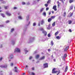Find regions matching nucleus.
Listing matches in <instances>:
<instances>
[{
  "label": "nucleus",
  "instance_id": "f257e3e1",
  "mask_svg": "<svg viewBox=\"0 0 75 75\" xmlns=\"http://www.w3.org/2000/svg\"><path fill=\"white\" fill-rule=\"evenodd\" d=\"M34 40H35L34 37H33L32 38L29 39L27 41V42L28 43H31V42H33V41Z\"/></svg>",
  "mask_w": 75,
  "mask_h": 75
},
{
  "label": "nucleus",
  "instance_id": "f03ea898",
  "mask_svg": "<svg viewBox=\"0 0 75 75\" xmlns=\"http://www.w3.org/2000/svg\"><path fill=\"white\" fill-rule=\"evenodd\" d=\"M15 52H20V49L18 48H16L15 50Z\"/></svg>",
  "mask_w": 75,
  "mask_h": 75
},
{
  "label": "nucleus",
  "instance_id": "7ed1b4c3",
  "mask_svg": "<svg viewBox=\"0 0 75 75\" xmlns=\"http://www.w3.org/2000/svg\"><path fill=\"white\" fill-rule=\"evenodd\" d=\"M55 71V68H54L52 70V73L53 74H55V73H57L58 72V71Z\"/></svg>",
  "mask_w": 75,
  "mask_h": 75
},
{
  "label": "nucleus",
  "instance_id": "20e7f679",
  "mask_svg": "<svg viewBox=\"0 0 75 75\" xmlns=\"http://www.w3.org/2000/svg\"><path fill=\"white\" fill-rule=\"evenodd\" d=\"M43 67L44 68H48V63H45L43 64Z\"/></svg>",
  "mask_w": 75,
  "mask_h": 75
},
{
  "label": "nucleus",
  "instance_id": "39448f33",
  "mask_svg": "<svg viewBox=\"0 0 75 75\" xmlns=\"http://www.w3.org/2000/svg\"><path fill=\"white\" fill-rule=\"evenodd\" d=\"M67 54H65L64 55V56L63 57L62 59L64 61H65V58L67 57Z\"/></svg>",
  "mask_w": 75,
  "mask_h": 75
},
{
  "label": "nucleus",
  "instance_id": "423d86ee",
  "mask_svg": "<svg viewBox=\"0 0 75 75\" xmlns=\"http://www.w3.org/2000/svg\"><path fill=\"white\" fill-rule=\"evenodd\" d=\"M52 9L54 10V11H57V6L54 5L53 6Z\"/></svg>",
  "mask_w": 75,
  "mask_h": 75
},
{
  "label": "nucleus",
  "instance_id": "0eeeda50",
  "mask_svg": "<svg viewBox=\"0 0 75 75\" xmlns=\"http://www.w3.org/2000/svg\"><path fill=\"white\" fill-rule=\"evenodd\" d=\"M45 58V56H44L43 57H42L39 60H43Z\"/></svg>",
  "mask_w": 75,
  "mask_h": 75
},
{
  "label": "nucleus",
  "instance_id": "6e6552de",
  "mask_svg": "<svg viewBox=\"0 0 75 75\" xmlns=\"http://www.w3.org/2000/svg\"><path fill=\"white\" fill-rule=\"evenodd\" d=\"M13 58V55H12V54H11L9 55L8 58L10 59H12Z\"/></svg>",
  "mask_w": 75,
  "mask_h": 75
},
{
  "label": "nucleus",
  "instance_id": "1a4fd4ad",
  "mask_svg": "<svg viewBox=\"0 0 75 75\" xmlns=\"http://www.w3.org/2000/svg\"><path fill=\"white\" fill-rule=\"evenodd\" d=\"M65 47V48L64 49V51H67V50H68V48H69V46H67V47H64V48Z\"/></svg>",
  "mask_w": 75,
  "mask_h": 75
},
{
  "label": "nucleus",
  "instance_id": "9d476101",
  "mask_svg": "<svg viewBox=\"0 0 75 75\" xmlns=\"http://www.w3.org/2000/svg\"><path fill=\"white\" fill-rule=\"evenodd\" d=\"M40 56V55H38V54L36 55L35 56V58L36 59H38Z\"/></svg>",
  "mask_w": 75,
  "mask_h": 75
},
{
  "label": "nucleus",
  "instance_id": "9b49d317",
  "mask_svg": "<svg viewBox=\"0 0 75 75\" xmlns=\"http://www.w3.org/2000/svg\"><path fill=\"white\" fill-rule=\"evenodd\" d=\"M42 33H43V34H45V35H47V33L46 31H45V30H43L42 32Z\"/></svg>",
  "mask_w": 75,
  "mask_h": 75
},
{
  "label": "nucleus",
  "instance_id": "f8f14e48",
  "mask_svg": "<svg viewBox=\"0 0 75 75\" xmlns=\"http://www.w3.org/2000/svg\"><path fill=\"white\" fill-rule=\"evenodd\" d=\"M18 69L16 67H15V69L14 70V71L15 72H17V70Z\"/></svg>",
  "mask_w": 75,
  "mask_h": 75
},
{
  "label": "nucleus",
  "instance_id": "ddd939ff",
  "mask_svg": "<svg viewBox=\"0 0 75 75\" xmlns=\"http://www.w3.org/2000/svg\"><path fill=\"white\" fill-rule=\"evenodd\" d=\"M41 25H42L43 24H44V20H42L41 21Z\"/></svg>",
  "mask_w": 75,
  "mask_h": 75
},
{
  "label": "nucleus",
  "instance_id": "4468645a",
  "mask_svg": "<svg viewBox=\"0 0 75 75\" xmlns=\"http://www.w3.org/2000/svg\"><path fill=\"white\" fill-rule=\"evenodd\" d=\"M44 10V8H41L40 10V13H42V11H43V10Z\"/></svg>",
  "mask_w": 75,
  "mask_h": 75
},
{
  "label": "nucleus",
  "instance_id": "2eb2a0df",
  "mask_svg": "<svg viewBox=\"0 0 75 75\" xmlns=\"http://www.w3.org/2000/svg\"><path fill=\"white\" fill-rule=\"evenodd\" d=\"M29 15H28L26 17V20L27 21H28V20H29Z\"/></svg>",
  "mask_w": 75,
  "mask_h": 75
},
{
  "label": "nucleus",
  "instance_id": "dca6fc26",
  "mask_svg": "<svg viewBox=\"0 0 75 75\" xmlns=\"http://www.w3.org/2000/svg\"><path fill=\"white\" fill-rule=\"evenodd\" d=\"M52 20V18H49L48 19V22H49L50 23L51 22V21Z\"/></svg>",
  "mask_w": 75,
  "mask_h": 75
},
{
  "label": "nucleus",
  "instance_id": "f3484780",
  "mask_svg": "<svg viewBox=\"0 0 75 75\" xmlns=\"http://www.w3.org/2000/svg\"><path fill=\"white\" fill-rule=\"evenodd\" d=\"M50 26H51V24L48 25V27L47 28V30H50Z\"/></svg>",
  "mask_w": 75,
  "mask_h": 75
},
{
  "label": "nucleus",
  "instance_id": "a211bd4d",
  "mask_svg": "<svg viewBox=\"0 0 75 75\" xmlns=\"http://www.w3.org/2000/svg\"><path fill=\"white\" fill-rule=\"evenodd\" d=\"M4 68H6L7 67V64H5L4 65Z\"/></svg>",
  "mask_w": 75,
  "mask_h": 75
},
{
  "label": "nucleus",
  "instance_id": "6ab92c4d",
  "mask_svg": "<svg viewBox=\"0 0 75 75\" xmlns=\"http://www.w3.org/2000/svg\"><path fill=\"white\" fill-rule=\"evenodd\" d=\"M74 0H69V3H73L74 2Z\"/></svg>",
  "mask_w": 75,
  "mask_h": 75
},
{
  "label": "nucleus",
  "instance_id": "aec40b11",
  "mask_svg": "<svg viewBox=\"0 0 75 75\" xmlns=\"http://www.w3.org/2000/svg\"><path fill=\"white\" fill-rule=\"evenodd\" d=\"M18 18L19 20H22V19H23V18H22V17H21V16H18Z\"/></svg>",
  "mask_w": 75,
  "mask_h": 75
},
{
  "label": "nucleus",
  "instance_id": "412c9836",
  "mask_svg": "<svg viewBox=\"0 0 75 75\" xmlns=\"http://www.w3.org/2000/svg\"><path fill=\"white\" fill-rule=\"evenodd\" d=\"M6 14L8 16H11V14L9 13L8 12H6Z\"/></svg>",
  "mask_w": 75,
  "mask_h": 75
},
{
  "label": "nucleus",
  "instance_id": "4be33fe9",
  "mask_svg": "<svg viewBox=\"0 0 75 75\" xmlns=\"http://www.w3.org/2000/svg\"><path fill=\"white\" fill-rule=\"evenodd\" d=\"M55 25V22H54L52 24V26L53 27H54Z\"/></svg>",
  "mask_w": 75,
  "mask_h": 75
},
{
  "label": "nucleus",
  "instance_id": "5701e85b",
  "mask_svg": "<svg viewBox=\"0 0 75 75\" xmlns=\"http://www.w3.org/2000/svg\"><path fill=\"white\" fill-rule=\"evenodd\" d=\"M42 15L45 16V17L46 16V13L45 12H44L42 13Z\"/></svg>",
  "mask_w": 75,
  "mask_h": 75
},
{
  "label": "nucleus",
  "instance_id": "b1692460",
  "mask_svg": "<svg viewBox=\"0 0 75 75\" xmlns=\"http://www.w3.org/2000/svg\"><path fill=\"white\" fill-rule=\"evenodd\" d=\"M27 49H25L24 50H25V54H27V52H28V50H27Z\"/></svg>",
  "mask_w": 75,
  "mask_h": 75
},
{
  "label": "nucleus",
  "instance_id": "393cba45",
  "mask_svg": "<svg viewBox=\"0 0 75 75\" xmlns=\"http://www.w3.org/2000/svg\"><path fill=\"white\" fill-rule=\"evenodd\" d=\"M15 41H12V45H14V44H15Z\"/></svg>",
  "mask_w": 75,
  "mask_h": 75
},
{
  "label": "nucleus",
  "instance_id": "a878e982",
  "mask_svg": "<svg viewBox=\"0 0 75 75\" xmlns=\"http://www.w3.org/2000/svg\"><path fill=\"white\" fill-rule=\"evenodd\" d=\"M67 70H68V66H67L66 67L65 70V72H67Z\"/></svg>",
  "mask_w": 75,
  "mask_h": 75
},
{
  "label": "nucleus",
  "instance_id": "bb28decb",
  "mask_svg": "<svg viewBox=\"0 0 75 75\" xmlns=\"http://www.w3.org/2000/svg\"><path fill=\"white\" fill-rule=\"evenodd\" d=\"M0 67H1V68H4V65H1L0 66Z\"/></svg>",
  "mask_w": 75,
  "mask_h": 75
},
{
  "label": "nucleus",
  "instance_id": "cd10ccee",
  "mask_svg": "<svg viewBox=\"0 0 75 75\" xmlns=\"http://www.w3.org/2000/svg\"><path fill=\"white\" fill-rule=\"evenodd\" d=\"M1 16H2V17H5V15H4V14L3 13H1Z\"/></svg>",
  "mask_w": 75,
  "mask_h": 75
},
{
  "label": "nucleus",
  "instance_id": "c85d7f7f",
  "mask_svg": "<svg viewBox=\"0 0 75 75\" xmlns=\"http://www.w3.org/2000/svg\"><path fill=\"white\" fill-rule=\"evenodd\" d=\"M51 45L52 46L54 45V43H53V41H52L51 42Z\"/></svg>",
  "mask_w": 75,
  "mask_h": 75
},
{
  "label": "nucleus",
  "instance_id": "c756f323",
  "mask_svg": "<svg viewBox=\"0 0 75 75\" xmlns=\"http://www.w3.org/2000/svg\"><path fill=\"white\" fill-rule=\"evenodd\" d=\"M39 30L40 31H44V29H43V28H40L39 29Z\"/></svg>",
  "mask_w": 75,
  "mask_h": 75
},
{
  "label": "nucleus",
  "instance_id": "7c9ffc66",
  "mask_svg": "<svg viewBox=\"0 0 75 75\" xmlns=\"http://www.w3.org/2000/svg\"><path fill=\"white\" fill-rule=\"evenodd\" d=\"M14 30V28H13L11 29V33H13V32Z\"/></svg>",
  "mask_w": 75,
  "mask_h": 75
},
{
  "label": "nucleus",
  "instance_id": "2f4dec72",
  "mask_svg": "<svg viewBox=\"0 0 75 75\" xmlns=\"http://www.w3.org/2000/svg\"><path fill=\"white\" fill-rule=\"evenodd\" d=\"M36 25V23H33V26H35Z\"/></svg>",
  "mask_w": 75,
  "mask_h": 75
},
{
  "label": "nucleus",
  "instance_id": "473e14b6",
  "mask_svg": "<svg viewBox=\"0 0 75 75\" xmlns=\"http://www.w3.org/2000/svg\"><path fill=\"white\" fill-rule=\"evenodd\" d=\"M58 34V31H57L55 33V35H57V34Z\"/></svg>",
  "mask_w": 75,
  "mask_h": 75
},
{
  "label": "nucleus",
  "instance_id": "72a5a7b5",
  "mask_svg": "<svg viewBox=\"0 0 75 75\" xmlns=\"http://www.w3.org/2000/svg\"><path fill=\"white\" fill-rule=\"evenodd\" d=\"M73 8V7L71 6L70 7V8L69 9L70 10H71Z\"/></svg>",
  "mask_w": 75,
  "mask_h": 75
},
{
  "label": "nucleus",
  "instance_id": "f704fd0d",
  "mask_svg": "<svg viewBox=\"0 0 75 75\" xmlns=\"http://www.w3.org/2000/svg\"><path fill=\"white\" fill-rule=\"evenodd\" d=\"M51 2V1L50 0H49L47 2V4H48L50 3Z\"/></svg>",
  "mask_w": 75,
  "mask_h": 75
},
{
  "label": "nucleus",
  "instance_id": "c9c22d12",
  "mask_svg": "<svg viewBox=\"0 0 75 75\" xmlns=\"http://www.w3.org/2000/svg\"><path fill=\"white\" fill-rule=\"evenodd\" d=\"M45 6L46 7H47L48 6V5L47 4H45Z\"/></svg>",
  "mask_w": 75,
  "mask_h": 75
},
{
  "label": "nucleus",
  "instance_id": "e433bc0d",
  "mask_svg": "<svg viewBox=\"0 0 75 75\" xmlns=\"http://www.w3.org/2000/svg\"><path fill=\"white\" fill-rule=\"evenodd\" d=\"M47 36L48 37H51V35L49 33L48 35Z\"/></svg>",
  "mask_w": 75,
  "mask_h": 75
},
{
  "label": "nucleus",
  "instance_id": "4c0bfd02",
  "mask_svg": "<svg viewBox=\"0 0 75 75\" xmlns=\"http://www.w3.org/2000/svg\"><path fill=\"white\" fill-rule=\"evenodd\" d=\"M4 27V25H0V27Z\"/></svg>",
  "mask_w": 75,
  "mask_h": 75
},
{
  "label": "nucleus",
  "instance_id": "58836bf2",
  "mask_svg": "<svg viewBox=\"0 0 75 75\" xmlns=\"http://www.w3.org/2000/svg\"><path fill=\"white\" fill-rule=\"evenodd\" d=\"M69 24H71V23H72V21L71 20L69 21Z\"/></svg>",
  "mask_w": 75,
  "mask_h": 75
},
{
  "label": "nucleus",
  "instance_id": "ea45409f",
  "mask_svg": "<svg viewBox=\"0 0 75 75\" xmlns=\"http://www.w3.org/2000/svg\"><path fill=\"white\" fill-rule=\"evenodd\" d=\"M72 15H73V13H71L69 17H72Z\"/></svg>",
  "mask_w": 75,
  "mask_h": 75
},
{
  "label": "nucleus",
  "instance_id": "a19ab883",
  "mask_svg": "<svg viewBox=\"0 0 75 75\" xmlns=\"http://www.w3.org/2000/svg\"><path fill=\"white\" fill-rule=\"evenodd\" d=\"M51 18H53V19H54V18H55V16H51Z\"/></svg>",
  "mask_w": 75,
  "mask_h": 75
},
{
  "label": "nucleus",
  "instance_id": "79ce46f5",
  "mask_svg": "<svg viewBox=\"0 0 75 75\" xmlns=\"http://www.w3.org/2000/svg\"><path fill=\"white\" fill-rule=\"evenodd\" d=\"M2 3H3V4H5V3H6V1H3L2 2Z\"/></svg>",
  "mask_w": 75,
  "mask_h": 75
},
{
  "label": "nucleus",
  "instance_id": "37998d69",
  "mask_svg": "<svg viewBox=\"0 0 75 75\" xmlns=\"http://www.w3.org/2000/svg\"><path fill=\"white\" fill-rule=\"evenodd\" d=\"M30 21H29V23L27 25V26H28V25H30Z\"/></svg>",
  "mask_w": 75,
  "mask_h": 75
},
{
  "label": "nucleus",
  "instance_id": "c03bdc74",
  "mask_svg": "<svg viewBox=\"0 0 75 75\" xmlns=\"http://www.w3.org/2000/svg\"><path fill=\"white\" fill-rule=\"evenodd\" d=\"M60 1H62V3L63 4L64 3V1H63V0H60Z\"/></svg>",
  "mask_w": 75,
  "mask_h": 75
},
{
  "label": "nucleus",
  "instance_id": "a18cd8bd",
  "mask_svg": "<svg viewBox=\"0 0 75 75\" xmlns=\"http://www.w3.org/2000/svg\"><path fill=\"white\" fill-rule=\"evenodd\" d=\"M48 10H49V8H47L46 9V11H48Z\"/></svg>",
  "mask_w": 75,
  "mask_h": 75
},
{
  "label": "nucleus",
  "instance_id": "49530a36",
  "mask_svg": "<svg viewBox=\"0 0 75 75\" xmlns=\"http://www.w3.org/2000/svg\"><path fill=\"white\" fill-rule=\"evenodd\" d=\"M32 58L33 57H32L30 56L29 57V59H32Z\"/></svg>",
  "mask_w": 75,
  "mask_h": 75
},
{
  "label": "nucleus",
  "instance_id": "de8ad7c7",
  "mask_svg": "<svg viewBox=\"0 0 75 75\" xmlns=\"http://www.w3.org/2000/svg\"><path fill=\"white\" fill-rule=\"evenodd\" d=\"M2 59H3L2 57H0V61H2Z\"/></svg>",
  "mask_w": 75,
  "mask_h": 75
},
{
  "label": "nucleus",
  "instance_id": "09e8293b",
  "mask_svg": "<svg viewBox=\"0 0 75 75\" xmlns=\"http://www.w3.org/2000/svg\"><path fill=\"white\" fill-rule=\"evenodd\" d=\"M9 21H6V23H9Z\"/></svg>",
  "mask_w": 75,
  "mask_h": 75
},
{
  "label": "nucleus",
  "instance_id": "8fccbe9b",
  "mask_svg": "<svg viewBox=\"0 0 75 75\" xmlns=\"http://www.w3.org/2000/svg\"><path fill=\"white\" fill-rule=\"evenodd\" d=\"M56 38L57 39H59V36H57L56 37Z\"/></svg>",
  "mask_w": 75,
  "mask_h": 75
},
{
  "label": "nucleus",
  "instance_id": "3c124183",
  "mask_svg": "<svg viewBox=\"0 0 75 75\" xmlns=\"http://www.w3.org/2000/svg\"><path fill=\"white\" fill-rule=\"evenodd\" d=\"M38 26H40V22H39L38 24Z\"/></svg>",
  "mask_w": 75,
  "mask_h": 75
},
{
  "label": "nucleus",
  "instance_id": "603ef678",
  "mask_svg": "<svg viewBox=\"0 0 75 75\" xmlns=\"http://www.w3.org/2000/svg\"><path fill=\"white\" fill-rule=\"evenodd\" d=\"M7 7H8V6L4 7V8H5V9H7Z\"/></svg>",
  "mask_w": 75,
  "mask_h": 75
},
{
  "label": "nucleus",
  "instance_id": "864d4df0",
  "mask_svg": "<svg viewBox=\"0 0 75 75\" xmlns=\"http://www.w3.org/2000/svg\"><path fill=\"white\" fill-rule=\"evenodd\" d=\"M17 8L16 7H14L13 8V9H14V10H16V9H17Z\"/></svg>",
  "mask_w": 75,
  "mask_h": 75
},
{
  "label": "nucleus",
  "instance_id": "5fc2aeb1",
  "mask_svg": "<svg viewBox=\"0 0 75 75\" xmlns=\"http://www.w3.org/2000/svg\"><path fill=\"white\" fill-rule=\"evenodd\" d=\"M59 73H60V71H58V74H57V75H58V74H59Z\"/></svg>",
  "mask_w": 75,
  "mask_h": 75
},
{
  "label": "nucleus",
  "instance_id": "6e6d98bb",
  "mask_svg": "<svg viewBox=\"0 0 75 75\" xmlns=\"http://www.w3.org/2000/svg\"><path fill=\"white\" fill-rule=\"evenodd\" d=\"M13 63H11V66H13Z\"/></svg>",
  "mask_w": 75,
  "mask_h": 75
},
{
  "label": "nucleus",
  "instance_id": "4d7b16f0",
  "mask_svg": "<svg viewBox=\"0 0 75 75\" xmlns=\"http://www.w3.org/2000/svg\"><path fill=\"white\" fill-rule=\"evenodd\" d=\"M70 41H71V40H69L68 41V43H70V42H70Z\"/></svg>",
  "mask_w": 75,
  "mask_h": 75
},
{
  "label": "nucleus",
  "instance_id": "13d9d810",
  "mask_svg": "<svg viewBox=\"0 0 75 75\" xmlns=\"http://www.w3.org/2000/svg\"><path fill=\"white\" fill-rule=\"evenodd\" d=\"M22 4H23L24 5L25 4V3L24 2H23L22 3Z\"/></svg>",
  "mask_w": 75,
  "mask_h": 75
},
{
  "label": "nucleus",
  "instance_id": "bf43d9fd",
  "mask_svg": "<svg viewBox=\"0 0 75 75\" xmlns=\"http://www.w3.org/2000/svg\"><path fill=\"white\" fill-rule=\"evenodd\" d=\"M32 74L33 75H35V74L34 73H33V72H32Z\"/></svg>",
  "mask_w": 75,
  "mask_h": 75
},
{
  "label": "nucleus",
  "instance_id": "052dcab7",
  "mask_svg": "<svg viewBox=\"0 0 75 75\" xmlns=\"http://www.w3.org/2000/svg\"><path fill=\"white\" fill-rule=\"evenodd\" d=\"M69 32H70V33H71V32H72V30H71V29H69Z\"/></svg>",
  "mask_w": 75,
  "mask_h": 75
},
{
  "label": "nucleus",
  "instance_id": "680f3d73",
  "mask_svg": "<svg viewBox=\"0 0 75 75\" xmlns=\"http://www.w3.org/2000/svg\"><path fill=\"white\" fill-rule=\"evenodd\" d=\"M2 47H3V46L2 45H1L0 46V48H2Z\"/></svg>",
  "mask_w": 75,
  "mask_h": 75
},
{
  "label": "nucleus",
  "instance_id": "e2e57ef3",
  "mask_svg": "<svg viewBox=\"0 0 75 75\" xmlns=\"http://www.w3.org/2000/svg\"><path fill=\"white\" fill-rule=\"evenodd\" d=\"M0 1H1V3H2L3 1V0H0Z\"/></svg>",
  "mask_w": 75,
  "mask_h": 75
},
{
  "label": "nucleus",
  "instance_id": "0e129e2a",
  "mask_svg": "<svg viewBox=\"0 0 75 75\" xmlns=\"http://www.w3.org/2000/svg\"><path fill=\"white\" fill-rule=\"evenodd\" d=\"M65 14H66V12H64V15L65 16Z\"/></svg>",
  "mask_w": 75,
  "mask_h": 75
},
{
  "label": "nucleus",
  "instance_id": "69168bd1",
  "mask_svg": "<svg viewBox=\"0 0 75 75\" xmlns=\"http://www.w3.org/2000/svg\"><path fill=\"white\" fill-rule=\"evenodd\" d=\"M57 4H60V3L59 2V1H57Z\"/></svg>",
  "mask_w": 75,
  "mask_h": 75
},
{
  "label": "nucleus",
  "instance_id": "338daca9",
  "mask_svg": "<svg viewBox=\"0 0 75 75\" xmlns=\"http://www.w3.org/2000/svg\"><path fill=\"white\" fill-rule=\"evenodd\" d=\"M32 69L33 70H34V67H32Z\"/></svg>",
  "mask_w": 75,
  "mask_h": 75
},
{
  "label": "nucleus",
  "instance_id": "774afa93",
  "mask_svg": "<svg viewBox=\"0 0 75 75\" xmlns=\"http://www.w3.org/2000/svg\"><path fill=\"white\" fill-rule=\"evenodd\" d=\"M51 12H49V15H50V14H51Z\"/></svg>",
  "mask_w": 75,
  "mask_h": 75
}]
</instances>
